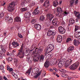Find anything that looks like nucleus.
Returning <instances> with one entry per match:
<instances>
[{
	"label": "nucleus",
	"instance_id": "nucleus-1",
	"mask_svg": "<svg viewBox=\"0 0 80 80\" xmlns=\"http://www.w3.org/2000/svg\"><path fill=\"white\" fill-rule=\"evenodd\" d=\"M54 49V46L52 44L49 45L47 47V48L45 49V56L47 57H50V58H52L53 57V53L50 52V53L49 52H51Z\"/></svg>",
	"mask_w": 80,
	"mask_h": 80
},
{
	"label": "nucleus",
	"instance_id": "nucleus-2",
	"mask_svg": "<svg viewBox=\"0 0 80 80\" xmlns=\"http://www.w3.org/2000/svg\"><path fill=\"white\" fill-rule=\"evenodd\" d=\"M15 2H12L9 4L8 7V10L9 12H12L13 10H15Z\"/></svg>",
	"mask_w": 80,
	"mask_h": 80
},
{
	"label": "nucleus",
	"instance_id": "nucleus-3",
	"mask_svg": "<svg viewBox=\"0 0 80 80\" xmlns=\"http://www.w3.org/2000/svg\"><path fill=\"white\" fill-rule=\"evenodd\" d=\"M79 63L78 62H76L74 63L69 68L70 70H75V69L77 68L78 65H79Z\"/></svg>",
	"mask_w": 80,
	"mask_h": 80
},
{
	"label": "nucleus",
	"instance_id": "nucleus-4",
	"mask_svg": "<svg viewBox=\"0 0 80 80\" xmlns=\"http://www.w3.org/2000/svg\"><path fill=\"white\" fill-rule=\"evenodd\" d=\"M57 11L58 13L56 14L57 16L61 18V17H62V14L61 13L63 12V10H62L61 7H57Z\"/></svg>",
	"mask_w": 80,
	"mask_h": 80
},
{
	"label": "nucleus",
	"instance_id": "nucleus-5",
	"mask_svg": "<svg viewBox=\"0 0 80 80\" xmlns=\"http://www.w3.org/2000/svg\"><path fill=\"white\" fill-rule=\"evenodd\" d=\"M23 46L22 45L19 50V53L18 54L17 56L19 57L20 58H22L23 57V53L22 52L23 51Z\"/></svg>",
	"mask_w": 80,
	"mask_h": 80
},
{
	"label": "nucleus",
	"instance_id": "nucleus-6",
	"mask_svg": "<svg viewBox=\"0 0 80 80\" xmlns=\"http://www.w3.org/2000/svg\"><path fill=\"white\" fill-rule=\"evenodd\" d=\"M58 30L60 33H62L63 32V33H65V28L62 27V26H60L58 28Z\"/></svg>",
	"mask_w": 80,
	"mask_h": 80
},
{
	"label": "nucleus",
	"instance_id": "nucleus-7",
	"mask_svg": "<svg viewBox=\"0 0 80 80\" xmlns=\"http://www.w3.org/2000/svg\"><path fill=\"white\" fill-rule=\"evenodd\" d=\"M72 62H73V60H72L71 59H68L66 61L65 64L66 65L67 67H68V66H70V65L72 64Z\"/></svg>",
	"mask_w": 80,
	"mask_h": 80
},
{
	"label": "nucleus",
	"instance_id": "nucleus-8",
	"mask_svg": "<svg viewBox=\"0 0 80 80\" xmlns=\"http://www.w3.org/2000/svg\"><path fill=\"white\" fill-rule=\"evenodd\" d=\"M65 59L64 58L62 59L59 62L58 64V66L59 67L61 68L65 63Z\"/></svg>",
	"mask_w": 80,
	"mask_h": 80
},
{
	"label": "nucleus",
	"instance_id": "nucleus-9",
	"mask_svg": "<svg viewBox=\"0 0 80 80\" xmlns=\"http://www.w3.org/2000/svg\"><path fill=\"white\" fill-rule=\"evenodd\" d=\"M52 24L53 25H54V26H55V27H57V25L59 24V23L57 21V20L54 18L52 21Z\"/></svg>",
	"mask_w": 80,
	"mask_h": 80
},
{
	"label": "nucleus",
	"instance_id": "nucleus-10",
	"mask_svg": "<svg viewBox=\"0 0 80 80\" xmlns=\"http://www.w3.org/2000/svg\"><path fill=\"white\" fill-rule=\"evenodd\" d=\"M47 18L49 19L50 21H51L53 19V18H54V17L53 15L51 14H48L47 15Z\"/></svg>",
	"mask_w": 80,
	"mask_h": 80
},
{
	"label": "nucleus",
	"instance_id": "nucleus-11",
	"mask_svg": "<svg viewBox=\"0 0 80 80\" xmlns=\"http://www.w3.org/2000/svg\"><path fill=\"white\" fill-rule=\"evenodd\" d=\"M34 27L37 30H40L41 28H42L41 25L38 24H34Z\"/></svg>",
	"mask_w": 80,
	"mask_h": 80
},
{
	"label": "nucleus",
	"instance_id": "nucleus-12",
	"mask_svg": "<svg viewBox=\"0 0 80 80\" xmlns=\"http://www.w3.org/2000/svg\"><path fill=\"white\" fill-rule=\"evenodd\" d=\"M62 40V37L60 35L58 36L57 41L58 43H61Z\"/></svg>",
	"mask_w": 80,
	"mask_h": 80
},
{
	"label": "nucleus",
	"instance_id": "nucleus-13",
	"mask_svg": "<svg viewBox=\"0 0 80 80\" xmlns=\"http://www.w3.org/2000/svg\"><path fill=\"white\" fill-rule=\"evenodd\" d=\"M30 0H24L23 2H22L21 3L22 7H25V3H30Z\"/></svg>",
	"mask_w": 80,
	"mask_h": 80
},
{
	"label": "nucleus",
	"instance_id": "nucleus-14",
	"mask_svg": "<svg viewBox=\"0 0 80 80\" xmlns=\"http://www.w3.org/2000/svg\"><path fill=\"white\" fill-rule=\"evenodd\" d=\"M12 45L14 48H16L19 46V44L17 42L14 41L12 42Z\"/></svg>",
	"mask_w": 80,
	"mask_h": 80
},
{
	"label": "nucleus",
	"instance_id": "nucleus-15",
	"mask_svg": "<svg viewBox=\"0 0 80 80\" xmlns=\"http://www.w3.org/2000/svg\"><path fill=\"white\" fill-rule=\"evenodd\" d=\"M49 1L48 0H47L44 2L43 6L45 7H48L49 6Z\"/></svg>",
	"mask_w": 80,
	"mask_h": 80
},
{
	"label": "nucleus",
	"instance_id": "nucleus-16",
	"mask_svg": "<svg viewBox=\"0 0 80 80\" xmlns=\"http://www.w3.org/2000/svg\"><path fill=\"white\" fill-rule=\"evenodd\" d=\"M73 43L74 45L78 46L80 44V42L78 40H77L76 39H74L73 40Z\"/></svg>",
	"mask_w": 80,
	"mask_h": 80
},
{
	"label": "nucleus",
	"instance_id": "nucleus-17",
	"mask_svg": "<svg viewBox=\"0 0 80 80\" xmlns=\"http://www.w3.org/2000/svg\"><path fill=\"white\" fill-rule=\"evenodd\" d=\"M75 48V47L73 46H71L69 47L67 49V51L68 52H71V51H73Z\"/></svg>",
	"mask_w": 80,
	"mask_h": 80
},
{
	"label": "nucleus",
	"instance_id": "nucleus-18",
	"mask_svg": "<svg viewBox=\"0 0 80 80\" xmlns=\"http://www.w3.org/2000/svg\"><path fill=\"white\" fill-rule=\"evenodd\" d=\"M44 66L46 68H47L48 67H49V65H50V64L49 62L48 61H46L44 63Z\"/></svg>",
	"mask_w": 80,
	"mask_h": 80
},
{
	"label": "nucleus",
	"instance_id": "nucleus-19",
	"mask_svg": "<svg viewBox=\"0 0 80 80\" xmlns=\"http://www.w3.org/2000/svg\"><path fill=\"white\" fill-rule=\"evenodd\" d=\"M6 19L7 20H8V22H9V23H12L13 22V20H12V18H9L8 17H6Z\"/></svg>",
	"mask_w": 80,
	"mask_h": 80
},
{
	"label": "nucleus",
	"instance_id": "nucleus-20",
	"mask_svg": "<svg viewBox=\"0 0 80 80\" xmlns=\"http://www.w3.org/2000/svg\"><path fill=\"white\" fill-rule=\"evenodd\" d=\"M28 6L26 8H22L20 9V10L21 12H25L27 10H28Z\"/></svg>",
	"mask_w": 80,
	"mask_h": 80
},
{
	"label": "nucleus",
	"instance_id": "nucleus-21",
	"mask_svg": "<svg viewBox=\"0 0 80 80\" xmlns=\"http://www.w3.org/2000/svg\"><path fill=\"white\" fill-rule=\"evenodd\" d=\"M14 21L15 22H21V18H20L16 17L14 19Z\"/></svg>",
	"mask_w": 80,
	"mask_h": 80
},
{
	"label": "nucleus",
	"instance_id": "nucleus-22",
	"mask_svg": "<svg viewBox=\"0 0 80 80\" xmlns=\"http://www.w3.org/2000/svg\"><path fill=\"white\" fill-rule=\"evenodd\" d=\"M40 13V11L39 10H34V12H32V14L33 15H38V13Z\"/></svg>",
	"mask_w": 80,
	"mask_h": 80
},
{
	"label": "nucleus",
	"instance_id": "nucleus-23",
	"mask_svg": "<svg viewBox=\"0 0 80 80\" xmlns=\"http://www.w3.org/2000/svg\"><path fill=\"white\" fill-rule=\"evenodd\" d=\"M42 71L41 70L40 71V72H39L37 75L34 76V78H38V77L40 75L41 73H42Z\"/></svg>",
	"mask_w": 80,
	"mask_h": 80
},
{
	"label": "nucleus",
	"instance_id": "nucleus-24",
	"mask_svg": "<svg viewBox=\"0 0 80 80\" xmlns=\"http://www.w3.org/2000/svg\"><path fill=\"white\" fill-rule=\"evenodd\" d=\"M69 23L70 24H73L75 23V20L73 18H71L69 19Z\"/></svg>",
	"mask_w": 80,
	"mask_h": 80
},
{
	"label": "nucleus",
	"instance_id": "nucleus-25",
	"mask_svg": "<svg viewBox=\"0 0 80 80\" xmlns=\"http://www.w3.org/2000/svg\"><path fill=\"white\" fill-rule=\"evenodd\" d=\"M58 5V2L57 1H55L53 2V6L54 7H56Z\"/></svg>",
	"mask_w": 80,
	"mask_h": 80
},
{
	"label": "nucleus",
	"instance_id": "nucleus-26",
	"mask_svg": "<svg viewBox=\"0 0 80 80\" xmlns=\"http://www.w3.org/2000/svg\"><path fill=\"white\" fill-rule=\"evenodd\" d=\"M26 14L27 17V18H29V17H30L31 16V13H30L29 12H26Z\"/></svg>",
	"mask_w": 80,
	"mask_h": 80
},
{
	"label": "nucleus",
	"instance_id": "nucleus-27",
	"mask_svg": "<svg viewBox=\"0 0 80 80\" xmlns=\"http://www.w3.org/2000/svg\"><path fill=\"white\" fill-rule=\"evenodd\" d=\"M44 56H43V55H41L40 57L39 62H43V60H44Z\"/></svg>",
	"mask_w": 80,
	"mask_h": 80
},
{
	"label": "nucleus",
	"instance_id": "nucleus-28",
	"mask_svg": "<svg viewBox=\"0 0 80 80\" xmlns=\"http://www.w3.org/2000/svg\"><path fill=\"white\" fill-rule=\"evenodd\" d=\"M31 72H32V68H30L28 69V70H27L26 71V74H27V73L28 75H30V73H31Z\"/></svg>",
	"mask_w": 80,
	"mask_h": 80
},
{
	"label": "nucleus",
	"instance_id": "nucleus-29",
	"mask_svg": "<svg viewBox=\"0 0 80 80\" xmlns=\"http://www.w3.org/2000/svg\"><path fill=\"white\" fill-rule=\"evenodd\" d=\"M38 60H39V58L36 57H34L33 58V61L34 62H36L38 61Z\"/></svg>",
	"mask_w": 80,
	"mask_h": 80
},
{
	"label": "nucleus",
	"instance_id": "nucleus-30",
	"mask_svg": "<svg viewBox=\"0 0 80 80\" xmlns=\"http://www.w3.org/2000/svg\"><path fill=\"white\" fill-rule=\"evenodd\" d=\"M61 25H62V27H63L64 28H65V27H66V26H67L66 23L64 22H61Z\"/></svg>",
	"mask_w": 80,
	"mask_h": 80
},
{
	"label": "nucleus",
	"instance_id": "nucleus-31",
	"mask_svg": "<svg viewBox=\"0 0 80 80\" xmlns=\"http://www.w3.org/2000/svg\"><path fill=\"white\" fill-rule=\"evenodd\" d=\"M61 76L64 78H67L68 77V75L66 74H61Z\"/></svg>",
	"mask_w": 80,
	"mask_h": 80
},
{
	"label": "nucleus",
	"instance_id": "nucleus-32",
	"mask_svg": "<svg viewBox=\"0 0 80 80\" xmlns=\"http://www.w3.org/2000/svg\"><path fill=\"white\" fill-rule=\"evenodd\" d=\"M71 41H72V38H67L66 42V43H68V42H71Z\"/></svg>",
	"mask_w": 80,
	"mask_h": 80
},
{
	"label": "nucleus",
	"instance_id": "nucleus-33",
	"mask_svg": "<svg viewBox=\"0 0 80 80\" xmlns=\"http://www.w3.org/2000/svg\"><path fill=\"white\" fill-rule=\"evenodd\" d=\"M74 36L76 38H77V39H78V38L79 37L78 36V34L77 33V32H75L74 34Z\"/></svg>",
	"mask_w": 80,
	"mask_h": 80
},
{
	"label": "nucleus",
	"instance_id": "nucleus-34",
	"mask_svg": "<svg viewBox=\"0 0 80 80\" xmlns=\"http://www.w3.org/2000/svg\"><path fill=\"white\" fill-rule=\"evenodd\" d=\"M75 32L77 31V30H79L80 29V27L77 25L75 26Z\"/></svg>",
	"mask_w": 80,
	"mask_h": 80
},
{
	"label": "nucleus",
	"instance_id": "nucleus-35",
	"mask_svg": "<svg viewBox=\"0 0 80 80\" xmlns=\"http://www.w3.org/2000/svg\"><path fill=\"white\" fill-rule=\"evenodd\" d=\"M48 36H50L52 35L51 31H49L47 32Z\"/></svg>",
	"mask_w": 80,
	"mask_h": 80
},
{
	"label": "nucleus",
	"instance_id": "nucleus-36",
	"mask_svg": "<svg viewBox=\"0 0 80 80\" xmlns=\"http://www.w3.org/2000/svg\"><path fill=\"white\" fill-rule=\"evenodd\" d=\"M69 13L67 11H64L63 12V14L64 16H67Z\"/></svg>",
	"mask_w": 80,
	"mask_h": 80
},
{
	"label": "nucleus",
	"instance_id": "nucleus-37",
	"mask_svg": "<svg viewBox=\"0 0 80 80\" xmlns=\"http://www.w3.org/2000/svg\"><path fill=\"white\" fill-rule=\"evenodd\" d=\"M40 20H41V21H43L45 20V17H44V16H41L40 17Z\"/></svg>",
	"mask_w": 80,
	"mask_h": 80
},
{
	"label": "nucleus",
	"instance_id": "nucleus-38",
	"mask_svg": "<svg viewBox=\"0 0 80 80\" xmlns=\"http://www.w3.org/2000/svg\"><path fill=\"white\" fill-rule=\"evenodd\" d=\"M36 21L35 19H32L31 21V23L32 24H34L36 23Z\"/></svg>",
	"mask_w": 80,
	"mask_h": 80
},
{
	"label": "nucleus",
	"instance_id": "nucleus-39",
	"mask_svg": "<svg viewBox=\"0 0 80 80\" xmlns=\"http://www.w3.org/2000/svg\"><path fill=\"white\" fill-rule=\"evenodd\" d=\"M8 70H9L10 72H12L13 70V69L12 68H10V67L8 66L7 67Z\"/></svg>",
	"mask_w": 80,
	"mask_h": 80
},
{
	"label": "nucleus",
	"instance_id": "nucleus-40",
	"mask_svg": "<svg viewBox=\"0 0 80 80\" xmlns=\"http://www.w3.org/2000/svg\"><path fill=\"white\" fill-rule=\"evenodd\" d=\"M4 16V13L3 12H2L0 13V18L1 19L2 17H3Z\"/></svg>",
	"mask_w": 80,
	"mask_h": 80
},
{
	"label": "nucleus",
	"instance_id": "nucleus-41",
	"mask_svg": "<svg viewBox=\"0 0 80 80\" xmlns=\"http://www.w3.org/2000/svg\"><path fill=\"white\" fill-rule=\"evenodd\" d=\"M35 5V2L33 1L32 3H30V5L31 7H32L33 6H34Z\"/></svg>",
	"mask_w": 80,
	"mask_h": 80
},
{
	"label": "nucleus",
	"instance_id": "nucleus-42",
	"mask_svg": "<svg viewBox=\"0 0 80 80\" xmlns=\"http://www.w3.org/2000/svg\"><path fill=\"white\" fill-rule=\"evenodd\" d=\"M77 33L79 37L78 38V40H80V32H77Z\"/></svg>",
	"mask_w": 80,
	"mask_h": 80
},
{
	"label": "nucleus",
	"instance_id": "nucleus-43",
	"mask_svg": "<svg viewBox=\"0 0 80 80\" xmlns=\"http://www.w3.org/2000/svg\"><path fill=\"white\" fill-rule=\"evenodd\" d=\"M75 0H71L70 3L71 5H73L74 3V2H75Z\"/></svg>",
	"mask_w": 80,
	"mask_h": 80
},
{
	"label": "nucleus",
	"instance_id": "nucleus-44",
	"mask_svg": "<svg viewBox=\"0 0 80 80\" xmlns=\"http://www.w3.org/2000/svg\"><path fill=\"white\" fill-rule=\"evenodd\" d=\"M56 33L55 32H54L51 31V35H52V36H54L55 35Z\"/></svg>",
	"mask_w": 80,
	"mask_h": 80
},
{
	"label": "nucleus",
	"instance_id": "nucleus-45",
	"mask_svg": "<svg viewBox=\"0 0 80 80\" xmlns=\"http://www.w3.org/2000/svg\"><path fill=\"white\" fill-rule=\"evenodd\" d=\"M8 61H12V58L11 57H9L8 58Z\"/></svg>",
	"mask_w": 80,
	"mask_h": 80
},
{
	"label": "nucleus",
	"instance_id": "nucleus-46",
	"mask_svg": "<svg viewBox=\"0 0 80 80\" xmlns=\"http://www.w3.org/2000/svg\"><path fill=\"white\" fill-rule=\"evenodd\" d=\"M42 50L41 49H39L38 50V53H40L41 52H42Z\"/></svg>",
	"mask_w": 80,
	"mask_h": 80
},
{
	"label": "nucleus",
	"instance_id": "nucleus-47",
	"mask_svg": "<svg viewBox=\"0 0 80 80\" xmlns=\"http://www.w3.org/2000/svg\"><path fill=\"white\" fill-rule=\"evenodd\" d=\"M18 36L20 38H23V36H22V35H21L20 34H18Z\"/></svg>",
	"mask_w": 80,
	"mask_h": 80
},
{
	"label": "nucleus",
	"instance_id": "nucleus-48",
	"mask_svg": "<svg viewBox=\"0 0 80 80\" xmlns=\"http://www.w3.org/2000/svg\"><path fill=\"white\" fill-rule=\"evenodd\" d=\"M77 17L80 20V14L78 13V14L77 15Z\"/></svg>",
	"mask_w": 80,
	"mask_h": 80
},
{
	"label": "nucleus",
	"instance_id": "nucleus-49",
	"mask_svg": "<svg viewBox=\"0 0 80 80\" xmlns=\"http://www.w3.org/2000/svg\"><path fill=\"white\" fill-rule=\"evenodd\" d=\"M79 13V12H77V11H74V14H75V15H77Z\"/></svg>",
	"mask_w": 80,
	"mask_h": 80
},
{
	"label": "nucleus",
	"instance_id": "nucleus-50",
	"mask_svg": "<svg viewBox=\"0 0 80 80\" xmlns=\"http://www.w3.org/2000/svg\"><path fill=\"white\" fill-rule=\"evenodd\" d=\"M73 78L70 77H68V80H71V79H73Z\"/></svg>",
	"mask_w": 80,
	"mask_h": 80
},
{
	"label": "nucleus",
	"instance_id": "nucleus-51",
	"mask_svg": "<svg viewBox=\"0 0 80 80\" xmlns=\"http://www.w3.org/2000/svg\"><path fill=\"white\" fill-rule=\"evenodd\" d=\"M78 0H76L75 2V5H77V3H78Z\"/></svg>",
	"mask_w": 80,
	"mask_h": 80
},
{
	"label": "nucleus",
	"instance_id": "nucleus-52",
	"mask_svg": "<svg viewBox=\"0 0 80 80\" xmlns=\"http://www.w3.org/2000/svg\"><path fill=\"white\" fill-rule=\"evenodd\" d=\"M3 79L4 80H8V79H7V78L6 77H5V76H4Z\"/></svg>",
	"mask_w": 80,
	"mask_h": 80
},
{
	"label": "nucleus",
	"instance_id": "nucleus-53",
	"mask_svg": "<svg viewBox=\"0 0 80 80\" xmlns=\"http://www.w3.org/2000/svg\"><path fill=\"white\" fill-rule=\"evenodd\" d=\"M80 20V19H79L78 18H76L75 20V21H76V22H78V20Z\"/></svg>",
	"mask_w": 80,
	"mask_h": 80
},
{
	"label": "nucleus",
	"instance_id": "nucleus-54",
	"mask_svg": "<svg viewBox=\"0 0 80 80\" xmlns=\"http://www.w3.org/2000/svg\"><path fill=\"white\" fill-rule=\"evenodd\" d=\"M49 71L50 72H53V69H52V68H50Z\"/></svg>",
	"mask_w": 80,
	"mask_h": 80
},
{
	"label": "nucleus",
	"instance_id": "nucleus-55",
	"mask_svg": "<svg viewBox=\"0 0 80 80\" xmlns=\"http://www.w3.org/2000/svg\"><path fill=\"white\" fill-rule=\"evenodd\" d=\"M1 70H3L4 69V67L3 66H1Z\"/></svg>",
	"mask_w": 80,
	"mask_h": 80
},
{
	"label": "nucleus",
	"instance_id": "nucleus-56",
	"mask_svg": "<svg viewBox=\"0 0 80 80\" xmlns=\"http://www.w3.org/2000/svg\"><path fill=\"white\" fill-rule=\"evenodd\" d=\"M13 77L16 78H18V76H17L16 74Z\"/></svg>",
	"mask_w": 80,
	"mask_h": 80
},
{
	"label": "nucleus",
	"instance_id": "nucleus-57",
	"mask_svg": "<svg viewBox=\"0 0 80 80\" xmlns=\"http://www.w3.org/2000/svg\"><path fill=\"white\" fill-rule=\"evenodd\" d=\"M18 61V60H17V59H14V62L17 63Z\"/></svg>",
	"mask_w": 80,
	"mask_h": 80
},
{
	"label": "nucleus",
	"instance_id": "nucleus-58",
	"mask_svg": "<svg viewBox=\"0 0 80 80\" xmlns=\"http://www.w3.org/2000/svg\"><path fill=\"white\" fill-rule=\"evenodd\" d=\"M11 46V45H10V44H9V49H10L11 48V46Z\"/></svg>",
	"mask_w": 80,
	"mask_h": 80
},
{
	"label": "nucleus",
	"instance_id": "nucleus-59",
	"mask_svg": "<svg viewBox=\"0 0 80 80\" xmlns=\"http://www.w3.org/2000/svg\"><path fill=\"white\" fill-rule=\"evenodd\" d=\"M63 69H59V71H60V72H63Z\"/></svg>",
	"mask_w": 80,
	"mask_h": 80
},
{
	"label": "nucleus",
	"instance_id": "nucleus-60",
	"mask_svg": "<svg viewBox=\"0 0 80 80\" xmlns=\"http://www.w3.org/2000/svg\"><path fill=\"white\" fill-rule=\"evenodd\" d=\"M0 80H3V78L1 76H0Z\"/></svg>",
	"mask_w": 80,
	"mask_h": 80
},
{
	"label": "nucleus",
	"instance_id": "nucleus-61",
	"mask_svg": "<svg viewBox=\"0 0 80 80\" xmlns=\"http://www.w3.org/2000/svg\"><path fill=\"white\" fill-rule=\"evenodd\" d=\"M16 50L15 49L14 50H13L12 51V53H15V52H16Z\"/></svg>",
	"mask_w": 80,
	"mask_h": 80
},
{
	"label": "nucleus",
	"instance_id": "nucleus-62",
	"mask_svg": "<svg viewBox=\"0 0 80 80\" xmlns=\"http://www.w3.org/2000/svg\"><path fill=\"white\" fill-rule=\"evenodd\" d=\"M62 72L63 73H66V70L65 69H63Z\"/></svg>",
	"mask_w": 80,
	"mask_h": 80
},
{
	"label": "nucleus",
	"instance_id": "nucleus-63",
	"mask_svg": "<svg viewBox=\"0 0 80 80\" xmlns=\"http://www.w3.org/2000/svg\"><path fill=\"white\" fill-rule=\"evenodd\" d=\"M53 36H51L50 37V39H51V40H53Z\"/></svg>",
	"mask_w": 80,
	"mask_h": 80
},
{
	"label": "nucleus",
	"instance_id": "nucleus-64",
	"mask_svg": "<svg viewBox=\"0 0 80 80\" xmlns=\"http://www.w3.org/2000/svg\"><path fill=\"white\" fill-rule=\"evenodd\" d=\"M12 75L13 76L15 75V74L14 72H12Z\"/></svg>",
	"mask_w": 80,
	"mask_h": 80
}]
</instances>
